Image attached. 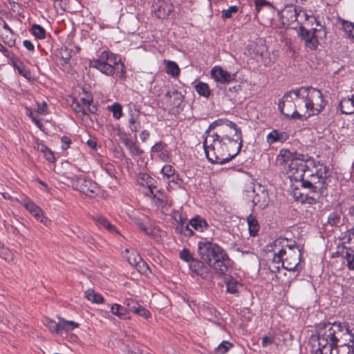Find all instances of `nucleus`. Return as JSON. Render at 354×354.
Returning <instances> with one entry per match:
<instances>
[{"label":"nucleus","instance_id":"28","mask_svg":"<svg viewBox=\"0 0 354 354\" xmlns=\"http://www.w3.org/2000/svg\"><path fill=\"white\" fill-rule=\"evenodd\" d=\"M138 180L140 185L148 188L146 192L149 194H153V189H156V187L153 185V178L150 177L148 174H142Z\"/></svg>","mask_w":354,"mask_h":354},{"label":"nucleus","instance_id":"23","mask_svg":"<svg viewBox=\"0 0 354 354\" xmlns=\"http://www.w3.org/2000/svg\"><path fill=\"white\" fill-rule=\"evenodd\" d=\"M145 194L149 196H152L155 204L158 206L163 207L167 205V197L164 194V193L157 190V188L153 189V194L145 192Z\"/></svg>","mask_w":354,"mask_h":354},{"label":"nucleus","instance_id":"17","mask_svg":"<svg viewBox=\"0 0 354 354\" xmlns=\"http://www.w3.org/2000/svg\"><path fill=\"white\" fill-rule=\"evenodd\" d=\"M297 157H301V158H303L304 154L298 153L295 151H291L289 149H282L279 151L277 161L279 164L283 165L289 162H293V160Z\"/></svg>","mask_w":354,"mask_h":354},{"label":"nucleus","instance_id":"43","mask_svg":"<svg viewBox=\"0 0 354 354\" xmlns=\"http://www.w3.org/2000/svg\"><path fill=\"white\" fill-rule=\"evenodd\" d=\"M239 11V7L236 6H232L226 10H223L221 12V17L223 19L231 18L233 14L236 13Z\"/></svg>","mask_w":354,"mask_h":354},{"label":"nucleus","instance_id":"32","mask_svg":"<svg viewBox=\"0 0 354 354\" xmlns=\"http://www.w3.org/2000/svg\"><path fill=\"white\" fill-rule=\"evenodd\" d=\"M60 334L63 330L71 331L78 327L79 324L73 321H68L64 319L59 318Z\"/></svg>","mask_w":354,"mask_h":354},{"label":"nucleus","instance_id":"21","mask_svg":"<svg viewBox=\"0 0 354 354\" xmlns=\"http://www.w3.org/2000/svg\"><path fill=\"white\" fill-rule=\"evenodd\" d=\"M95 224L100 228H104L110 232L118 233V231L114 225H113L104 216L100 215L93 216L92 217Z\"/></svg>","mask_w":354,"mask_h":354},{"label":"nucleus","instance_id":"58","mask_svg":"<svg viewBox=\"0 0 354 354\" xmlns=\"http://www.w3.org/2000/svg\"><path fill=\"white\" fill-rule=\"evenodd\" d=\"M165 146V145L162 142H157L151 147V151L160 152L164 149Z\"/></svg>","mask_w":354,"mask_h":354},{"label":"nucleus","instance_id":"4","mask_svg":"<svg viewBox=\"0 0 354 354\" xmlns=\"http://www.w3.org/2000/svg\"><path fill=\"white\" fill-rule=\"evenodd\" d=\"M328 168L319 162H315V165L307 170L301 186L310 189L312 196L308 194L307 200L309 203H316L323 196L327 194Z\"/></svg>","mask_w":354,"mask_h":354},{"label":"nucleus","instance_id":"37","mask_svg":"<svg viewBox=\"0 0 354 354\" xmlns=\"http://www.w3.org/2000/svg\"><path fill=\"white\" fill-rule=\"evenodd\" d=\"M30 31L38 39H44L46 37L45 29L39 24H33L30 28Z\"/></svg>","mask_w":354,"mask_h":354},{"label":"nucleus","instance_id":"33","mask_svg":"<svg viewBox=\"0 0 354 354\" xmlns=\"http://www.w3.org/2000/svg\"><path fill=\"white\" fill-rule=\"evenodd\" d=\"M165 64L166 65V73L168 75H170L172 77H177L179 75L180 68L176 62L169 60H165Z\"/></svg>","mask_w":354,"mask_h":354},{"label":"nucleus","instance_id":"27","mask_svg":"<svg viewBox=\"0 0 354 354\" xmlns=\"http://www.w3.org/2000/svg\"><path fill=\"white\" fill-rule=\"evenodd\" d=\"M123 143L129 150V152L133 156H140L143 151L137 145V144L131 138H127L122 140Z\"/></svg>","mask_w":354,"mask_h":354},{"label":"nucleus","instance_id":"63","mask_svg":"<svg viewBox=\"0 0 354 354\" xmlns=\"http://www.w3.org/2000/svg\"><path fill=\"white\" fill-rule=\"evenodd\" d=\"M142 232H144L147 235H148L149 236H151V237H154L155 236V233H154L153 230L151 227H146L142 230Z\"/></svg>","mask_w":354,"mask_h":354},{"label":"nucleus","instance_id":"46","mask_svg":"<svg viewBox=\"0 0 354 354\" xmlns=\"http://www.w3.org/2000/svg\"><path fill=\"white\" fill-rule=\"evenodd\" d=\"M110 110L115 119H120L122 115V109L120 104L115 103L110 107Z\"/></svg>","mask_w":354,"mask_h":354},{"label":"nucleus","instance_id":"15","mask_svg":"<svg viewBox=\"0 0 354 354\" xmlns=\"http://www.w3.org/2000/svg\"><path fill=\"white\" fill-rule=\"evenodd\" d=\"M212 77L218 83L220 84H228L232 80V75L227 71H224L220 66H214L211 69Z\"/></svg>","mask_w":354,"mask_h":354},{"label":"nucleus","instance_id":"56","mask_svg":"<svg viewBox=\"0 0 354 354\" xmlns=\"http://www.w3.org/2000/svg\"><path fill=\"white\" fill-rule=\"evenodd\" d=\"M274 337L272 336H265L262 338L263 347H267L268 345L272 344Z\"/></svg>","mask_w":354,"mask_h":354},{"label":"nucleus","instance_id":"61","mask_svg":"<svg viewBox=\"0 0 354 354\" xmlns=\"http://www.w3.org/2000/svg\"><path fill=\"white\" fill-rule=\"evenodd\" d=\"M130 129L133 132H137L140 128L141 125L139 121L136 122V123H134L129 126Z\"/></svg>","mask_w":354,"mask_h":354},{"label":"nucleus","instance_id":"62","mask_svg":"<svg viewBox=\"0 0 354 354\" xmlns=\"http://www.w3.org/2000/svg\"><path fill=\"white\" fill-rule=\"evenodd\" d=\"M149 136V132L147 130H143L140 134V139L142 142H145Z\"/></svg>","mask_w":354,"mask_h":354},{"label":"nucleus","instance_id":"45","mask_svg":"<svg viewBox=\"0 0 354 354\" xmlns=\"http://www.w3.org/2000/svg\"><path fill=\"white\" fill-rule=\"evenodd\" d=\"M137 259L140 261L138 265L136 266V269L140 272L143 274H146L147 271L149 270V267L147 263L142 259L141 257H137Z\"/></svg>","mask_w":354,"mask_h":354},{"label":"nucleus","instance_id":"25","mask_svg":"<svg viewBox=\"0 0 354 354\" xmlns=\"http://www.w3.org/2000/svg\"><path fill=\"white\" fill-rule=\"evenodd\" d=\"M342 254L343 257L347 261V266L348 269L354 270V246H344Z\"/></svg>","mask_w":354,"mask_h":354},{"label":"nucleus","instance_id":"41","mask_svg":"<svg viewBox=\"0 0 354 354\" xmlns=\"http://www.w3.org/2000/svg\"><path fill=\"white\" fill-rule=\"evenodd\" d=\"M124 304L126 306L125 308H127V312L129 310L133 313L140 306V304L137 301L131 298L126 299Z\"/></svg>","mask_w":354,"mask_h":354},{"label":"nucleus","instance_id":"20","mask_svg":"<svg viewBox=\"0 0 354 354\" xmlns=\"http://www.w3.org/2000/svg\"><path fill=\"white\" fill-rule=\"evenodd\" d=\"M288 138L289 136L286 132H279L277 130L274 129L267 136V142L269 145L277 142H284Z\"/></svg>","mask_w":354,"mask_h":354},{"label":"nucleus","instance_id":"35","mask_svg":"<svg viewBox=\"0 0 354 354\" xmlns=\"http://www.w3.org/2000/svg\"><path fill=\"white\" fill-rule=\"evenodd\" d=\"M196 91L201 96L207 97L210 95V90L207 84L200 82L195 86Z\"/></svg>","mask_w":354,"mask_h":354},{"label":"nucleus","instance_id":"47","mask_svg":"<svg viewBox=\"0 0 354 354\" xmlns=\"http://www.w3.org/2000/svg\"><path fill=\"white\" fill-rule=\"evenodd\" d=\"M180 258L186 262L190 263L194 258L193 257L192 254L190 252V251L187 249L184 248L180 252Z\"/></svg>","mask_w":354,"mask_h":354},{"label":"nucleus","instance_id":"9","mask_svg":"<svg viewBox=\"0 0 354 354\" xmlns=\"http://www.w3.org/2000/svg\"><path fill=\"white\" fill-rule=\"evenodd\" d=\"M313 165H315V160L307 154H304L303 158L297 157L293 162L289 163L288 174L290 177L295 181L301 183L307 170H309Z\"/></svg>","mask_w":354,"mask_h":354},{"label":"nucleus","instance_id":"36","mask_svg":"<svg viewBox=\"0 0 354 354\" xmlns=\"http://www.w3.org/2000/svg\"><path fill=\"white\" fill-rule=\"evenodd\" d=\"M43 323L50 331L60 334L59 322L57 323L48 317H45L43 319Z\"/></svg>","mask_w":354,"mask_h":354},{"label":"nucleus","instance_id":"57","mask_svg":"<svg viewBox=\"0 0 354 354\" xmlns=\"http://www.w3.org/2000/svg\"><path fill=\"white\" fill-rule=\"evenodd\" d=\"M137 257H140L138 254H132L128 259L129 263L133 266H136L138 263L140 262L137 259Z\"/></svg>","mask_w":354,"mask_h":354},{"label":"nucleus","instance_id":"22","mask_svg":"<svg viewBox=\"0 0 354 354\" xmlns=\"http://www.w3.org/2000/svg\"><path fill=\"white\" fill-rule=\"evenodd\" d=\"M249 234L251 236H257L260 230V225L254 216L252 214L247 216Z\"/></svg>","mask_w":354,"mask_h":354},{"label":"nucleus","instance_id":"53","mask_svg":"<svg viewBox=\"0 0 354 354\" xmlns=\"http://www.w3.org/2000/svg\"><path fill=\"white\" fill-rule=\"evenodd\" d=\"M139 113V110L135 109L134 113H131V117L129 119V126L134 123H136V122L138 121Z\"/></svg>","mask_w":354,"mask_h":354},{"label":"nucleus","instance_id":"2","mask_svg":"<svg viewBox=\"0 0 354 354\" xmlns=\"http://www.w3.org/2000/svg\"><path fill=\"white\" fill-rule=\"evenodd\" d=\"M316 328L318 341L317 354H333L334 348L342 342L343 337H345V341L354 339V334L345 322H321Z\"/></svg>","mask_w":354,"mask_h":354},{"label":"nucleus","instance_id":"26","mask_svg":"<svg viewBox=\"0 0 354 354\" xmlns=\"http://www.w3.org/2000/svg\"><path fill=\"white\" fill-rule=\"evenodd\" d=\"M353 101L352 97H344L339 102L340 111L343 114L351 115L354 113Z\"/></svg>","mask_w":354,"mask_h":354},{"label":"nucleus","instance_id":"55","mask_svg":"<svg viewBox=\"0 0 354 354\" xmlns=\"http://www.w3.org/2000/svg\"><path fill=\"white\" fill-rule=\"evenodd\" d=\"M34 147H35V149H37L38 151H40L41 152H42L43 153L45 152V151H46L48 149V147L47 146H46L42 142H39V140H37L35 142Z\"/></svg>","mask_w":354,"mask_h":354},{"label":"nucleus","instance_id":"1","mask_svg":"<svg viewBox=\"0 0 354 354\" xmlns=\"http://www.w3.org/2000/svg\"><path fill=\"white\" fill-rule=\"evenodd\" d=\"M203 141L209 162L223 165L236 156L243 146L242 133L237 125L227 119L213 122L206 130Z\"/></svg>","mask_w":354,"mask_h":354},{"label":"nucleus","instance_id":"52","mask_svg":"<svg viewBox=\"0 0 354 354\" xmlns=\"http://www.w3.org/2000/svg\"><path fill=\"white\" fill-rule=\"evenodd\" d=\"M61 140L62 142V149L63 150L68 149L71 144V140L67 136H62Z\"/></svg>","mask_w":354,"mask_h":354},{"label":"nucleus","instance_id":"48","mask_svg":"<svg viewBox=\"0 0 354 354\" xmlns=\"http://www.w3.org/2000/svg\"><path fill=\"white\" fill-rule=\"evenodd\" d=\"M134 313L145 319H149L151 315L149 310L142 306L140 304Z\"/></svg>","mask_w":354,"mask_h":354},{"label":"nucleus","instance_id":"19","mask_svg":"<svg viewBox=\"0 0 354 354\" xmlns=\"http://www.w3.org/2000/svg\"><path fill=\"white\" fill-rule=\"evenodd\" d=\"M270 202L268 193L265 189H262L259 187V191L255 194L252 198V203L254 205H258L260 208H266Z\"/></svg>","mask_w":354,"mask_h":354},{"label":"nucleus","instance_id":"34","mask_svg":"<svg viewBox=\"0 0 354 354\" xmlns=\"http://www.w3.org/2000/svg\"><path fill=\"white\" fill-rule=\"evenodd\" d=\"M227 291L231 294L239 295V288L242 287V284L236 280L231 279L226 283Z\"/></svg>","mask_w":354,"mask_h":354},{"label":"nucleus","instance_id":"10","mask_svg":"<svg viewBox=\"0 0 354 354\" xmlns=\"http://www.w3.org/2000/svg\"><path fill=\"white\" fill-rule=\"evenodd\" d=\"M207 222L201 216H196L192 218L189 223H187L182 217L176 228V231L185 236H192L194 235V230L203 232L208 229Z\"/></svg>","mask_w":354,"mask_h":354},{"label":"nucleus","instance_id":"6","mask_svg":"<svg viewBox=\"0 0 354 354\" xmlns=\"http://www.w3.org/2000/svg\"><path fill=\"white\" fill-rule=\"evenodd\" d=\"M91 66L97 68L106 75H113L115 69L123 75L125 73V66L116 56L106 50L103 51L100 57L91 62Z\"/></svg>","mask_w":354,"mask_h":354},{"label":"nucleus","instance_id":"5","mask_svg":"<svg viewBox=\"0 0 354 354\" xmlns=\"http://www.w3.org/2000/svg\"><path fill=\"white\" fill-rule=\"evenodd\" d=\"M281 245L282 248L275 252L273 261L277 263H281L282 267L287 270L295 271L301 261L302 249L295 242L288 244L287 239H276L274 242L275 250Z\"/></svg>","mask_w":354,"mask_h":354},{"label":"nucleus","instance_id":"42","mask_svg":"<svg viewBox=\"0 0 354 354\" xmlns=\"http://www.w3.org/2000/svg\"><path fill=\"white\" fill-rule=\"evenodd\" d=\"M0 257L7 261H10L14 259V254L8 248L1 246L0 247Z\"/></svg>","mask_w":354,"mask_h":354},{"label":"nucleus","instance_id":"54","mask_svg":"<svg viewBox=\"0 0 354 354\" xmlns=\"http://www.w3.org/2000/svg\"><path fill=\"white\" fill-rule=\"evenodd\" d=\"M45 158L50 162H53L55 160L53 151L48 148L44 153Z\"/></svg>","mask_w":354,"mask_h":354},{"label":"nucleus","instance_id":"31","mask_svg":"<svg viewBox=\"0 0 354 354\" xmlns=\"http://www.w3.org/2000/svg\"><path fill=\"white\" fill-rule=\"evenodd\" d=\"M12 62L13 66L17 70V72L19 75L26 77V79L30 78V71L26 68L22 62L17 61L15 57V59L12 60Z\"/></svg>","mask_w":354,"mask_h":354},{"label":"nucleus","instance_id":"14","mask_svg":"<svg viewBox=\"0 0 354 354\" xmlns=\"http://www.w3.org/2000/svg\"><path fill=\"white\" fill-rule=\"evenodd\" d=\"M165 100L172 108L182 109L184 96L176 89L168 91L165 95Z\"/></svg>","mask_w":354,"mask_h":354},{"label":"nucleus","instance_id":"3","mask_svg":"<svg viewBox=\"0 0 354 354\" xmlns=\"http://www.w3.org/2000/svg\"><path fill=\"white\" fill-rule=\"evenodd\" d=\"M198 253L201 260L213 268L218 275H223L227 271L230 259L225 250L217 243L201 241L198 243Z\"/></svg>","mask_w":354,"mask_h":354},{"label":"nucleus","instance_id":"7","mask_svg":"<svg viewBox=\"0 0 354 354\" xmlns=\"http://www.w3.org/2000/svg\"><path fill=\"white\" fill-rule=\"evenodd\" d=\"M299 91H301V99L305 102V106L310 113L306 117L317 114L325 106L326 102L324 100L322 93L313 87H300Z\"/></svg>","mask_w":354,"mask_h":354},{"label":"nucleus","instance_id":"59","mask_svg":"<svg viewBox=\"0 0 354 354\" xmlns=\"http://www.w3.org/2000/svg\"><path fill=\"white\" fill-rule=\"evenodd\" d=\"M133 222L142 231L146 227L144 223L138 218H133Z\"/></svg>","mask_w":354,"mask_h":354},{"label":"nucleus","instance_id":"8","mask_svg":"<svg viewBox=\"0 0 354 354\" xmlns=\"http://www.w3.org/2000/svg\"><path fill=\"white\" fill-rule=\"evenodd\" d=\"M301 98V91H299V88L292 90L283 96L279 102V109L280 112L287 118L292 119L304 120L306 119V115H302L296 110V105L294 100Z\"/></svg>","mask_w":354,"mask_h":354},{"label":"nucleus","instance_id":"16","mask_svg":"<svg viewBox=\"0 0 354 354\" xmlns=\"http://www.w3.org/2000/svg\"><path fill=\"white\" fill-rule=\"evenodd\" d=\"M315 32V29H313V32H311L303 27L300 29L301 37L305 41V46L311 50H315L318 44Z\"/></svg>","mask_w":354,"mask_h":354},{"label":"nucleus","instance_id":"60","mask_svg":"<svg viewBox=\"0 0 354 354\" xmlns=\"http://www.w3.org/2000/svg\"><path fill=\"white\" fill-rule=\"evenodd\" d=\"M23 44L30 51H33L35 49L34 45L29 40H24Z\"/></svg>","mask_w":354,"mask_h":354},{"label":"nucleus","instance_id":"39","mask_svg":"<svg viewBox=\"0 0 354 354\" xmlns=\"http://www.w3.org/2000/svg\"><path fill=\"white\" fill-rule=\"evenodd\" d=\"M234 346L233 344L228 341H223L216 348V354H225L228 351Z\"/></svg>","mask_w":354,"mask_h":354},{"label":"nucleus","instance_id":"38","mask_svg":"<svg viewBox=\"0 0 354 354\" xmlns=\"http://www.w3.org/2000/svg\"><path fill=\"white\" fill-rule=\"evenodd\" d=\"M85 297L93 303L102 304L104 302L103 297L91 290H88L85 292Z\"/></svg>","mask_w":354,"mask_h":354},{"label":"nucleus","instance_id":"40","mask_svg":"<svg viewBox=\"0 0 354 354\" xmlns=\"http://www.w3.org/2000/svg\"><path fill=\"white\" fill-rule=\"evenodd\" d=\"M57 55L66 64L71 58V50L67 47H62L59 49Z\"/></svg>","mask_w":354,"mask_h":354},{"label":"nucleus","instance_id":"24","mask_svg":"<svg viewBox=\"0 0 354 354\" xmlns=\"http://www.w3.org/2000/svg\"><path fill=\"white\" fill-rule=\"evenodd\" d=\"M344 222V218L341 211H335L328 216V224L331 227H340Z\"/></svg>","mask_w":354,"mask_h":354},{"label":"nucleus","instance_id":"12","mask_svg":"<svg viewBox=\"0 0 354 354\" xmlns=\"http://www.w3.org/2000/svg\"><path fill=\"white\" fill-rule=\"evenodd\" d=\"M152 11L159 19H166L174 12V5L170 0H154Z\"/></svg>","mask_w":354,"mask_h":354},{"label":"nucleus","instance_id":"30","mask_svg":"<svg viewBox=\"0 0 354 354\" xmlns=\"http://www.w3.org/2000/svg\"><path fill=\"white\" fill-rule=\"evenodd\" d=\"M339 22L341 25V28L345 32L347 36L354 39V23L342 19H339Z\"/></svg>","mask_w":354,"mask_h":354},{"label":"nucleus","instance_id":"50","mask_svg":"<svg viewBox=\"0 0 354 354\" xmlns=\"http://www.w3.org/2000/svg\"><path fill=\"white\" fill-rule=\"evenodd\" d=\"M72 107L76 113H81L82 115H87L86 109L83 108L82 106L80 104V103L73 102L72 104Z\"/></svg>","mask_w":354,"mask_h":354},{"label":"nucleus","instance_id":"64","mask_svg":"<svg viewBox=\"0 0 354 354\" xmlns=\"http://www.w3.org/2000/svg\"><path fill=\"white\" fill-rule=\"evenodd\" d=\"M87 145L93 149H96L97 143L93 140H88L87 141Z\"/></svg>","mask_w":354,"mask_h":354},{"label":"nucleus","instance_id":"44","mask_svg":"<svg viewBox=\"0 0 354 354\" xmlns=\"http://www.w3.org/2000/svg\"><path fill=\"white\" fill-rule=\"evenodd\" d=\"M161 173L166 179L176 174L174 168L169 165H165L161 169Z\"/></svg>","mask_w":354,"mask_h":354},{"label":"nucleus","instance_id":"49","mask_svg":"<svg viewBox=\"0 0 354 354\" xmlns=\"http://www.w3.org/2000/svg\"><path fill=\"white\" fill-rule=\"evenodd\" d=\"M167 180L168 184V189H174L175 187L179 186V179L178 174H176L174 176H172L171 177L167 178Z\"/></svg>","mask_w":354,"mask_h":354},{"label":"nucleus","instance_id":"11","mask_svg":"<svg viewBox=\"0 0 354 354\" xmlns=\"http://www.w3.org/2000/svg\"><path fill=\"white\" fill-rule=\"evenodd\" d=\"M73 186L84 194L92 196L98 189L97 184L89 178L79 176L73 183Z\"/></svg>","mask_w":354,"mask_h":354},{"label":"nucleus","instance_id":"13","mask_svg":"<svg viewBox=\"0 0 354 354\" xmlns=\"http://www.w3.org/2000/svg\"><path fill=\"white\" fill-rule=\"evenodd\" d=\"M38 221L46 224L47 218L44 216L42 209L28 198H15Z\"/></svg>","mask_w":354,"mask_h":354},{"label":"nucleus","instance_id":"18","mask_svg":"<svg viewBox=\"0 0 354 354\" xmlns=\"http://www.w3.org/2000/svg\"><path fill=\"white\" fill-rule=\"evenodd\" d=\"M203 260L194 259L189 263V268L193 272L205 278L209 274V268L204 265Z\"/></svg>","mask_w":354,"mask_h":354},{"label":"nucleus","instance_id":"51","mask_svg":"<svg viewBox=\"0 0 354 354\" xmlns=\"http://www.w3.org/2000/svg\"><path fill=\"white\" fill-rule=\"evenodd\" d=\"M0 52H1L5 57L13 60L15 59V55L13 53L7 49L4 46L0 43Z\"/></svg>","mask_w":354,"mask_h":354},{"label":"nucleus","instance_id":"29","mask_svg":"<svg viewBox=\"0 0 354 354\" xmlns=\"http://www.w3.org/2000/svg\"><path fill=\"white\" fill-rule=\"evenodd\" d=\"M111 313L118 317L120 319H130L127 312V308L120 304H115L111 308Z\"/></svg>","mask_w":354,"mask_h":354}]
</instances>
